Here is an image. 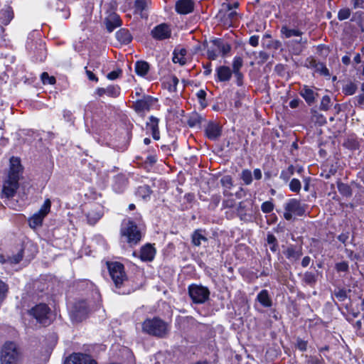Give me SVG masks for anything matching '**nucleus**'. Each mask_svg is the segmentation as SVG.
<instances>
[{
    "label": "nucleus",
    "instance_id": "f257e3e1",
    "mask_svg": "<svg viewBox=\"0 0 364 364\" xmlns=\"http://www.w3.org/2000/svg\"><path fill=\"white\" fill-rule=\"evenodd\" d=\"M22 173V167L18 158L11 157L10 159V168L8 176L4 181L1 197L7 198L15 196L19 187L18 181Z\"/></svg>",
    "mask_w": 364,
    "mask_h": 364
},
{
    "label": "nucleus",
    "instance_id": "f03ea898",
    "mask_svg": "<svg viewBox=\"0 0 364 364\" xmlns=\"http://www.w3.org/2000/svg\"><path fill=\"white\" fill-rule=\"evenodd\" d=\"M26 48L28 52L33 54L37 60L43 61L46 58L45 44L41 38V33L38 31H33L29 33Z\"/></svg>",
    "mask_w": 364,
    "mask_h": 364
},
{
    "label": "nucleus",
    "instance_id": "7ed1b4c3",
    "mask_svg": "<svg viewBox=\"0 0 364 364\" xmlns=\"http://www.w3.org/2000/svg\"><path fill=\"white\" fill-rule=\"evenodd\" d=\"M143 331L159 338L165 337L169 330L167 323L159 318L146 319L142 323Z\"/></svg>",
    "mask_w": 364,
    "mask_h": 364
},
{
    "label": "nucleus",
    "instance_id": "20e7f679",
    "mask_svg": "<svg viewBox=\"0 0 364 364\" xmlns=\"http://www.w3.org/2000/svg\"><path fill=\"white\" fill-rule=\"evenodd\" d=\"M121 235L130 245L137 244L141 237L136 223L131 218L122 222Z\"/></svg>",
    "mask_w": 364,
    "mask_h": 364
},
{
    "label": "nucleus",
    "instance_id": "39448f33",
    "mask_svg": "<svg viewBox=\"0 0 364 364\" xmlns=\"http://www.w3.org/2000/svg\"><path fill=\"white\" fill-rule=\"evenodd\" d=\"M107 265L110 277L115 285V291L119 294H124L125 291L119 290L126 279V274L123 264L115 262L108 263Z\"/></svg>",
    "mask_w": 364,
    "mask_h": 364
},
{
    "label": "nucleus",
    "instance_id": "423d86ee",
    "mask_svg": "<svg viewBox=\"0 0 364 364\" xmlns=\"http://www.w3.org/2000/svg\"><path fill=\"white\" fill-rule=\"evenodd\" d=\"M0 360L1 364H18L20 353L15 343H4L1 348Z\"/></svg>",
    "mask_w": 364,
    "mask_h": 364
},
{
    "label": "nucleus",
    "instance_id": "0eeeda50",
    "mask_svg": "<svg viewBox=\"0 0 364 364\" xmlns=\"http://www.w3.org/2000/svg\"><path fill=\"white\" fill-rule=\"evenodd\" d=\"M188 289L189 296L194 304H202L209 299L210 291L205 287L192 284L188 287Z\"/></svg>",
    "mask_w": 364,
    "mask_h": 364
},
{
    "label": "nucleus",
    "instance_id": "6e6552de",
    "mask_svg": "<svg viewBox=\"0 0 364 364\" xmlns=\"http://www.w3.org/2000/svg\"><path fill=\"white\" fill-rule=\"evenodd\" d=\"M28 313L43 326H48L51 322L50 309L45 304L36 305L29 310Z\"/></svg>",
    "mask_w": 364,
    "mask_h": 364
},
{
    "label": "nucleus",
    "instance_id": "1a4fd4ad",
    "mask_svg": "<svg viewBox=\"0 0 364 364\" xmlns=\"http://www.w3.org/2000/svg\"><path fill=\"white\" fill-rule=\"evenodd\" d=\"M50 206L51 202L50 199H46L40 210L29 218L28 223L31 228L35 229L42 225L44 218L50 212Z\"/></svg>",
    "mask_w": 364,
    "mask_h": 364
},
{
    "label": "nucleus",
    "instance_id": "9d476101",
    "mask_svg": "<svg viewBox=\"0 0 364 364\" xmlns=\"http://www.w3.org/2000/svg\"><path fill=\"white\" fill-rule=\"evenodd\" d=\"M90 312V306L84 300L75 302L70 311L72 319L76 322L82 321Z\"/></svg>",
    "mask_w": 364,
    "mask_h": 364
},
{
    "label": "nucleus",
    "instance_id": "9b49d317",
    "mask_svg": "<svg viewBox=\"0 0 364 364\" xmlns=\"http://www.w3.org/2000/svg\"><path fill=\"white\" fill-rule=\"evenodd\" d=\"M151 34L154 39L163 41L171 37V30L168 24L161 23L151 30Z\"/></svg>",
    "mask_w": 364,
    "mask_h": 364
},
{
    "label": "nucleus",
    "instance_id": "f8f14e48",
    "mask_svg": "<svg viewBox=\"0 0 364 364\" xmlns=\"http://www.w3.org/2000/svg\"><path fill=\"white\" fill-rule=\"evenodd\" d=\"M305 66L309 69H314L320 75L329 77L330 73L324 63L317 61L313 58H308L305 61Z\"/></svg>",
    "mask_w": 364,
    "mask_h": 364
},
{
    "label": "nucleus",
    "instance_id": "ddd939ff",
    "mask_svg": "<svg viewBox=\"0 0 364 364\" xmlns=\"http://www.w3.org/2000/svg\"><path fill=\"white\" fill-rule=\"evenodd\" d=\"M284 210L291 211L298 216H302L305 214L306 205L302 204L296 198L290 199L284 205Z\"/></svg>",
    "mask_w": 364,
    "mask_h": 364
},
{
    "label": "nucleus",
    "instance_id": "4468645a",
    "mask_svg": "<svg viewBox=\"0 0 364 364\" xmlns=\"http://www.w3.org/2000/svg\"><path fill=\"white\" fill-rule=\"evenodd\" d=\"M64 364H97V363L88 355L73 353L65 360Z\"/></svg>",
    "mask_w": 364,
    "mask_h": 364
},
{
    "label": "nucleus",
    "instance_id": "2eb2a0df",
    "mask_svg": "<svg viewBox=\"0 0 364 364\" xmlns=\"http://www.w3.org/2000/svg\"><path fill=\"white\" fill-rule=\"evenodd\" d=\"M154 101L152 97L146 95L142 99L136 100L133 106L137 112L149 111L154 105Z\"/></svg>",
    "mask_w": 364,
    "mask_h": 364
},
{
    "label": "nucleus",
    "instance_id": "dca6fc26",
    "mask_svg": "<svg viewBox=\"0 0 364 364\" xmlns=\"http://www.w3.org/2000/svg\"><path fill=\"white\" fill-rule=\"evenodd\" d=\"M205 132L209 139L215 141L221 136V127L216 122H210L205 129Z\"/></svg>",
    "mask_w": 364,
    "mask_h": 364
},
{
    "label": "nucleus",
    "instance_id": "f3484780",
    "mask_svg": "<svg viewBox=\"0 0 364 364\" xmlns=\"http://www.w3.org/2000/svg\"><path fill=\"white\" fill-rule=\"evenodd\" d=\"M232 73L233 72L228 66H218L215 69L216 80L219 82H228L231 79Z\"/></svg>",
    "mask_w": 364,
    "mask_h": 364
},
{
    "label": "nucleus",
    "instance_id": "a211bd4d",
    "mask_svg": "<svg viewBox=\"0 0 364 364\" xmlns=\"http://www.w3.org/2000/svg\"><path fill=\"white\" fill-rule=\"evenodd\" d=\"M306 41V39L304 40L302 38L290 40L287 42V46L293 54L299 55L302 52Z\"/></svg>",
    "mask_w": 364,
    "mask_h": 364
},
{
    "label": "nucleus",
    "instance_id": "6ab92c4d",
    "mask_svg": "<svg viewBox=\"0 0 364 364\" xmlns=\"http://www.w3.org/2000/svg\"><path fill=\"white\" fill-rule=\"evenodd\" d=\"M300 95L305 100L309 105H311L316 101L318 94L307 85H304L299 90Z\"/></svg>",
    "mask_w": 364,
    "mask_h": 364
},
{
    "label": "nucleus",
    "instance_id": "aec40b11",
    "mask_svg": "<svg viewBox=\"0 0 364 364\" xmlns=\"http://www.w3.org/2000/svg\"><path fill=\"white\" fill-rule=\"evenodd\" d=\"M193 6L192 0H178L176 4V11L181 14H188L193 11Z\"/></svg>",
    "mask_w": 364,
    "mask_h": 364
},
{
    "label": "nucleus",
    "instance_id": "412c9836",
    "mask_svg": "<svg viewBox=\"0 0 364 364\" xmlns=\"http://www.w3.org/2000/svg\"><path fill=\"white\" fill-rule=\"evenodd\" d=\"M106 28L109 32H112L116 28L121 26L122 21L119 16L116 13H111L105 20Z\"/></svg>",
    "mask_w": 364,
    "mask_h": 364
},
{
    "label": "nucleus",
    "instance_id": "4be33fe9",
    "mask_svg": "<svg viewBox=\"0 0 364 364\" xmlns=\"http://www.w3.org/2000/svg\"><path fill=\"white\" fill-rule=\"evenodd\" d=\"M156 255L155 248L150 244H147L141 248L140 259L143 262H151Z\"/></svg>",
    "mask_w": 364,
    "mask_h": 364
},
{
    "label": "nucleus",
    "instance_id": "5701e85b",
    "mask_svg": "<svg viewBox=\"0 0 364 364\" xmlns=\"http://www.w3.org/2000/svg\"><path fill=\"white\" fill-rule=\"evenodd\" d=\"M103 215V208L97 205L87 214V221L90 225H95Z\"/></svg>",
    "mask_w": 364,
    "mask_h": 364
},
{
    "label": "nucleus",
    "instance_id": "b1692460",
    "mask_svg": "<svg viewBox=\"0 0 364 364\" xmlns=\"http://www.w3.org/2000/svg\"><path fill=\"white\" fill-rule=\"evenodd\" d=\"M281 37L282 38H290L291 37L301 38L303 32L299 28H291L287 25H283L280 29Z\"/></svg>",
    "mask_w": 364,
    "mask_h": 364
},
{
    "label": "nucleus",
    "instance_id": "393cba45",
    "mask_svg": "<svg viewBox=\"0 0 364 364\" xmlns=\"http://www.w3.org/2000/svg\"><path fill=\"white\" fill-rule=\"evenodd\" d=\"M96 93L100 97L107 95L112 97H117L120 94V87L115 85H110L106 88L100 87L96 90Z\"/></svg>",
    "mask_w": 364,
    "mask_h": 364
},
{
    "label": "nucleus",
    "instance_id": "a878e982",
    "mask_svg": "<svg viewBox=\"0 0 364 364\" xmlns=\"http://www.w3.org/2000/svg\"><path fill=\"white\" fill-rule=\"evenodd\" d=\"M284 254L288 259L296 261L302 255V252L301 248L297 247L295 245H290L284 252Z\"/></svg>",
    "mask_w": 364,
    "mask_h": 364
},
{
    "label": "nucleus",
    "instance_id": "bb28decb",
    "mask_svg": "<svg viewBox=\"0 0 364 364\" xmlns=\"http://www.w3.org/2000/svg\"><path fill=\"white\" fill-rule=\"evenodd\" d=\"M146 126L151 131L152 136L155 140L160 138L159 131V119L153 116L150 117L149 121L146 123Z\"/></svg>",
    "mask_w": 364,
    "mask_h": 364
},
{
    "label": "nucleus",
    "instance_id": "cd10ccee",
    "mask_svg": "<svg viewBox=\"0 0 364 364\" xmlns=\"http://www.w3.org/2000/svg\"><path fill=\"white\" fill-rule=\"evenodd\" d=\"M213 46H215L218 53H221L223 56H225L228 53H230L231 50V46L230 44L225 43L221 39H215L212 41Z\"/></svg>",
    "mask_w": 364,
    "mask_h": 364
},
{
    "label": "nucleus",
    "instance_id": "c85d7f7f",
    "mask_svg": "<svg viewBox=\"0 0 364 364\" xmlns=\"http://www.w3.org/2000/svg\"><path fill=\"white\" fill-rule=\"evenodd\" d=\"M187 51L185 48H176L173 53V62L174 63H179L181 65H183L186 63V59L185 58Z\"/></svg>",
    "mask_w": 364,
    "mask_h": 364
},
{
    "label": "nucleus",
    "instance_id": "c756f323",
    "mask_svg": "<svg viewBox=\"0 0 364 364\" xmlns=\"http://www.w3.org/2000/svg\"><path fill=\"white\" fill-rule=\"evenodd\" d=\"M257 300L264 307H271L272 305V299L269 296V292L266 289L262 290L257 296Z\"/></svg>",
    "mask_w": 364,
    "mask_h": 364
},
{
    "label": "nucleus",
    "instance_id": "7c9ffc66",
    "mask_svg": "<svg viewBox=\"0 0 364 364\" xmlns=\"http://www.w3.org/2000/svg\"><path fill=\"white\" fill-rule=\"evenodd\" d=\"M117 39L122 43L128 44L132 40V37L127 29H120L116 33Z\"/></svg>",
    "mask_w": 364,
    "mask_h": 364
},
{
    "label": "nucleus",
    "instance_id": "2f4dec72",
    "mask_svg": "<svg viewBox=\"0 0 364 364\" xmlns=\"http://www.w3.org/2000/svg\"><path fill=\"white\" fill-rule=\"evenodd\" d=\"M149 70V65L146 61H137L135 64V72L139 76H145Z\"/></svg>",
    "mask_w": 364,
    "mask_h": 364
},
{
    "label": "nucleus",
    "instance_id": "473e14b6",
    "mask_svg": "<svg viewBox=\"0 0 364 364\" xmlns=\"http://www.w3.org/2000/svg\"><path fill=\"white\" fill-rule=\"evenodd\" d=\"M301 281L306 285L314 287L317 282V274L311 272H306L303 274Z\"/></svg>",
    "mask_w": 364,
    "mask_h": 364
},
{
    "label": "nucleus",
    "instance_id": "72a5a7b5",
    "mask_svg": "<svg viewBox=\"0 0 364 364\" xmlns=\"http://www.w3.org/2000/svg\"><path fill=\"white\" fill-rule=\"evenodd\" d=\"M146 8V2L144 0H136L134 3V12L139 14L141 18H147V14L144 13Z\"/></svg>",
    "mask_w": 364,
    "mask_h": 364
},
{
    "label": "nucleus",
    "instance_id": "f704fd0d",
    "mask_svg": "<svg viewBox=\"0 0 364 364\" xmlns=\"http://www.w3.org/2000/svg\"><path fill=\"white\" fill-rule=\"evenodd\" d=\"M13 18V12L10 8L2 9L0 11V21L4 25H8Z\"/></svg>",
    "mask_w": 364,
    "mask_h": 364
},
{
    "label": "nucleus",
    "instance_id": "c9c22d12",
    "mask_svg": "<svg viewBox=\"0 0 364 364\" xmlns=\"http://www.w3.org/2000/svg\"><path fill=\"white\" fill-rule=\"evenodd\" d=\"M202 241L206 242L207 238L203 235L201 230H196L192 235V242L196 246H200Z\"/></svg>",
    "mask_w": 364,
    "mask_h": 364
},
{
    "label": "nucleus",
    "instance_id": "e433bc0d",
    "mask_svg": "<svg viewBox=\"0 0 364 364\" xmlns=\"http://www.w3.org/2000/svg\"><path fill=\"white\" fill-rule=\"evenodd\" d=\"M337 188L342 196L345 197H350L352 196V189L348 184L342 182H338Z\"/></svg>",
    "mask_w": 364,
    "mask_h": 364
},
{
    "label": "nucleus",
    "instance_id": "4c0bfd02",
    "mask_svg": "<svg viewBox=\"0 0 364 364\" xmlns=\"http://www.w3.org/2000/svg\"><path fill=\"white\" fill-rule=\"evenodd\" d=\"M240 178L243 181L244 184L248 186L252 182V173L250 170L243 169L240 173Z\"/></svg>",
    "mask_w": 364,
    "mask_h": 364
},
{
    "label": "nucleus",
    "instance_id": "58836bf2",
    "mask_svg": "<svg viewBox=\"0 0 364 364\" xmlns=\"http://www.w3.org/2000/svg\"><path fill=\"white\" fill-rule=\"evenodd\" d=\"M357 89V85L355 83L350 82L343 86V92L346 95H353L355 93Z\"/></svg>",
    "mask_w": 364,
    "mask_h": 364
},
{
    "label": "nucleus",
    "instance_id": "ea45409f",
    "mask_svg": "<svg viewBox=\"0 0 364 364\" xmlns=\"http://www.w3.org/2000/svg\"><path fill=\"white\" fill-rule=\"evenodd\" d=\"M350 290H346L345 289H338L334 291V296L339 301H344L348 298V293Z\"/></svg>",
    "mask_w": 364,
    "mask_h": 364
},
{
    "label": "nucleus",
    "instance_id": "a19ab883",
    "mask_svg": "<svg viewBox=\"0 0 364 364\" xmlns=\"http://www.w3.org/2000/svg\"><path fill=\"white\" fill-rule=\"evenodd\" d=\"M267 242L271 245L270 250L273 252H277L278 248V244L276 237L273 234L268 233L267 236Z\"/></svg>",
    "mask_w": 364,
    "mask_h": 364
},
{
    "label": "nucleus",
    "instance_id": "79ce46f5",
    "mask_svg": "<svg viewBox=\"0 0 364 364\" xmlns=\"http://www.w3.org/2000/svg\"><path fill=\"white\" fill-rule=\"evenodd\" d=\"M136 193H137L138 196H139L140 197L145 199L147 197H149V196L151 193V191L148 186L145 185V186H139L137 189Z\"/></svg>",
    "mask_w": 364,
    "mask_h": 364
},
{
    "label": "nucleus",
    "instance_id": "37998d69",
    "mask_svg": "<svg viewBox=\"0 0 364 364\" xmlns=\"http://www.w3.org/2000/svg\"><path fill=\"white\" fill-rule=\"evenodd\" d=\"M243 65V60L240 56H235L232 60V72H238L240 71L241 68Z\"/></svg>",
    "mask_w": 364,
    "mask_h": 364
},
{
    "label": "nucleus",
    "instance_id": "c03bdc74",
    "mask_svg": "<svg viewBox=\"0 0 364 364\" xmlns=\"http://www.w3.org/2000/svg\"><path fill=\"white\" fill-rule=\"evenodd\" d=\"M41 78L44 85H54L55 83V78L53 76H50L46 72L41 74Z\"/></svg>",
    "mask_w": 364,
    "mask_h": 364
},
{
    "label": "nucleus",
    "instance_id": "a18cd8bd",
    "mask_svg": "<svg viewBox=\"0 0 364 364\" xmlns=\"http://www.w3.org/2000/svg\"><path fill=\"white\" fill-rule=\"evenodd\" d=\"M331 98L328 95H324L321 101L320 109L327 111L330 108Z\"/></svg>",
    "mask_w": 364,
    "mask_h": 364
},
{
    "label": "nucleus",
    "instance_id": "49530a36",
    "mask_svg": "<svg viewBox=\"0 0 364 364\" xmlns=\"http://www.w3.org/2000/svg\"><path fill=\"white\" fill-rule=\"evenodd\" d=\"M351 11L348 8L341 9L338 11V18L339 21L348 19L350 16Z\"/></svg>",
    "mask_w": 364,
    "mask_h": 364
},
{
    "label": "nucleus",
    "instance_id": "de8ad7c7",
    "mask_svg": "<svg viewBox=\"0 0 364 364\" xmlns=\"http://www.w3.org/2000/svg\"><path fill=\"white\" fill-rule=\"evenodd\" d=\"M335 269L338 272H347L349 269L348 262L343 261L335 264Z\"/></svg>",
    "mask_w": 364,
    "mask_h": 364
},
{
    "label": "nucleus",
    "instance_id": "09e8293b",
    "mask_svg": "<svg viewBox=\"0 0 364 364\" xmlns=\"http://www.w3.org/2000/svg\"><path fill=\"white\" fill-rule=\"evenodd\" d=\"M274 208V205L272 201H265L261 205V210L264 213H271Z\"/></svg>",
    "mask_w": 364,
    "mask_h": 364
},
{
    "label": "nucleus",
    "instance_id": "8fccbe9b",
    "mask_svg": "<svg viewBox=\"0 0 364 364\" xmlns=\"http://www.w3.org/2000/svg\"><path fill=\"white\" fill-rule=\"evenodd\" d=\"M301 182L296 178H293L289 183V188L293 192H299L301 190Z\"/></svg>",
    "mask_w": 364,
    "mask_h": 364
},
{
    "label": "nucleus",
    "instance_id": "3c124183",
    "mask_svg": "<svg viewBox=\"0 0 364 364\" xmlns=\"http://www.w3.org/2000/svg\"><path fill=\"white\" fill-rule=\"evenodd\" d=\"M222 186L227 188H231L232 186V179L230 176H225L220 179Z\"/></svg>",
    "mask_w": 364,
    "mask_h": 364
},
{
    "label": "nucleus",
    "instance_id": "603ef678",
    "mask_svg": "<svg viewBox=\"0 0 364 364\" xmlns=\"http://www.w3.org/2000/svg\"><path fill=\"white\" fill-rule=\"evenodd\" d=\"M207 55L208 59L214 60L218 58V52L217 48L213 46V47H210L207 51Z\"/></svg>",
    "mask_w": 364,
    "mask_h": 364
},
{
    "label": "nucleus",
    "instance_id": "864d4df0",
    "mask_svg": "<svg viewBox=\"0 0 364 364\" xmlns=\"http://www.w3.org/2000/svg\"><path fill=\"white\" fill-rule=\"evenodd\" d=\"M57 10L59 11L60 12V16L63 18H68L70 16V11L68 9L66 8L65 6H63L62 7H60V6H58L57 7Z\"/></svg>",
    "mask_w": 364,
    "mask_h": 364
},
{
    "label": "nucleus",
    "instance_id": "5fc2aeb1",
    "mask_svg": "<svg viewBox=\"0 0 364 364\" xmlns=\"http://www.w3.org/2000/svg\"><path fill=\"white\" fill-rule=\"evenodd\" d=\"M23 250H21L16 255H14L13 257L9 258V261L11 263L13 264H18L21 261L23 258Z\"/></svg>",
    "mask_w": 364,
    "mask_h": 364
},
{
    "label": "nucleus",
    "instance_id": "6e6d98bb",
    "mask_svg": "<svg viewBox=\"0 0 364 364\" xmlns=\"http://www.w3.org/2000/svg\"><path fill=\"white\" fill-rule=\"evenodd\" d=\"M307 344H308L307 341H306L304 340H302L301 338H297V340H296V348L302 352L306 350Z\"/></svg>",
    "mask_w": 364,
    "mask_h": 364
},
{
    "label": "nucleus",
    "instance_id": "4d7b16f0",
    "mask_svg": "<svg viewBox=\"0 0 364 364\" xmlns=\"http://www.w3.org/2000/svg\"><path fill=\"white\" fill-rule=\"evenodd\" d=\"M307 364H323V359L316 356H309L307 361Z\"/></svg>",
    "mask_w": 364,
    "mask_h": 364
},
{
    "label": "nucleus",
    "instance_id": "13d9d810",
    "mask_svg": "<svg viewBox=\"0 0 364 364\" xmlns=\"http://www.w3.org/2000/svg\"><path fill=\"white\" fill-rule=\"evenodd\" d=\"M355 105L364 107V93L358 95L354 97Z\"/></svg>",
    "mask_w": 364,
    "mask_h": 364
},
{
    "label": "nucleus",
    "instance_id": "bf43d9fd",
    "mask_svg": "<svg viewBox=\"0 0 364 364\" xmlns=\"http://www.w3.org/2000/svg\"><path fill=\"white\" fill-rule=\"evenodd\" d=\"M122 74L121 70H113L107 74V78L111 80H114L119 77Z\"/></svg>",
    "mask_w": 364,
    "mask_h": 364
},
{
    "label": "nucleus",
    "instance_id": "052dcab7",
    "mask_svg": "<svg viewBox=\"0 0 364 364\" xmlns=\"http://www.w3.org/2000/svg\"><path fill=\"white\" fill-rule=\"evenodd\" d=\"M237 15V12L235 11H226L223 17L225 18L227 20L232 21L235 18V16Z\"/></svg>",
    "mask_w": 364,
    "mask_h": 364
},
{
    "label": "nucleus",
    "instance_id": "680f3d73",
    "mask_svg": "<svg viewBox=\"0 0 364 364\" xmlns=\"http://www.w3.org/2000/svg\"><path fill=\"white\" fill-rule=\"evenodd\" d=\"M196 96L200 100V103L203 106H205V105L203 104V101L205 100L206 92L203 90H200L197 92Z\"/></svg>",
    "mask_w": 364,
    "mask_h": 364
},
{
    "label": "nucleus",
    "instance_id": "e2e57ef3",
    "mask_svg": "<svg viewBox=\"0 0 364 364\" xmlns=\"http://www.w3.org/2000/svg\"><path fill=\"white\" fill-rule=\"evenodd\" d=\"M354 9H364V0H351Z\"/></svg>",
    "mask_w": 364,
    "mask_h": 364
},
{
    "label": "nucleus",
    "instance_id": "0e129e2a",
    "mask_svg": "<svg viewBox=\"0 0 364 364\" xmlns=\"http://www.w3.org/2000/svg\"><path fill=\"white\" fill-rule=\"evenodd\" d=\"M232 74H234L235 77L236 78V82L237 85L240 86L242 84V80H243V74L240 72H233Z\"/></svg>",
    "mask_w": 364,
    "mask_h": 364
},
{
    "label": "nucleus",
    "instance_id": "69168bd1",
    "mask_svg": "<svg viewBox=\"0 0 364 364\" xmlns=\"http://www.w3.org/2000/svg\"><path fill=\"white\" fill-rule=\"evenodd\" d=\"M245 205L244 202H240L237 206V212L240 215H245L246 213L245 212Z\"/></svg>",
    "mask_w": 364,
    "mask_h": 364
},
{
    "label": "nucleus",
    "instance_id": "338daca9",
    "mask_svg": "<svg viewBox=\"0 0 364 364\" xmlns=\"http://www.w3.org/2000/svg\"><path fill=\"white\" fill-rule=\"evenodd\" d=\"M337 238L341 242H342L343 244H345L346 242V241L348 240V239L349 238V232H342L341 234H340L338 236Z\"/></svg>",
    "mask_w": 364,
    "mask_h": 364
},
{
    "label": "nucleus",
    "instance_id": "774afa93",
    "mask_svg": "<svg viewBox=\"0 0 364 364\" xmlns=\"http://www.w3.org/2000/svg\"><path fill=\"white\" fill-rule=\"evenodd\" d=\"M220 201V196H218V195L213 196L211 197L210 205H212L213 208H215L218 205Z\"/></svg>",
    "mask_w": 364,
    "mask_h": 364
}]
</instances>
